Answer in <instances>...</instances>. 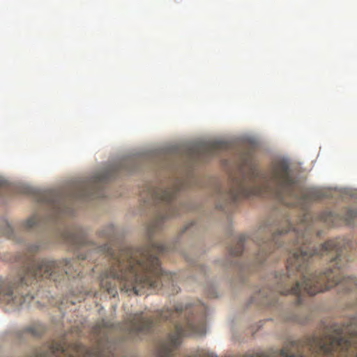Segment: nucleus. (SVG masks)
Masks as SVG:
<instances>
[{
    "label": "nucleus",
    "instance_id": "f257e3e1",
    "mask_svg": "<svg viewBox=\"0 0 357 357\" xmlns=\"http://www.w3.org/2000/svg\"><path fill=\"white\" fill-rule=\"evenodd\" d=\"M114 234L112 226L100 231L99 236L107 239L108 243L101 246L91 243L87 250L89 252L78 255L77 259L36 260L33 255L39 246L30 245L26 254L17 255L14 259V261L22 264L18 274L17 284H10L0 280V302L17 308L33 299V296L28 294H22L23 285L27 286L32 280L43 278L57 281L65 275L72 278L81 276L82 271L78 260H92V255L98 254L105 255L110 261V267L101 275L100 283L101 287L113 297L117 294L116 283H119L121 291L128 294L142 295L145 289L161 287L172 288V294L178 292L179 288L174 283L175 275L162 271L156 256L170 251L172 249L167 245L150 242L143 247H123L114 250L110 245Z\"/></svg>",
    "mask_w": 357,
    "mask_h": 357
},
{
    "label": "nucleus",
    "instance_id": "f03ea898",
    "mask_svg": "<svg viewBox=\"0 0 357 357\" xmlns=\"http://www.w3.org/2000/svg\"><path fill=\"white\" fill-rule=\"evenodd\" d=\"M308 214H305L296 229L289 231L288 218L284 220L276 231L270 224L260 226L253 237L259 247L255 257L257 263H262L275 247H280L279 239L290 232L296 237L294 249L291 252L287 263V274L276 275L275 286L271 290L280 295H294L296 304L301 303L302 291L313 296L329 289L336 285L344 291L357 289V278H342L340 262L342 260V248H345L344 239L336 238L326 241L315 248L310 242L311 229L307 220Z\"/></svg>",
    "mask_w": 357,
    "mask_h": 357
},
{
    "label": "nucleus",
    "instance_id": "7ed1b4c3",
    "mask_svg": "<svg viewBox=\"0 0 357 357\" xmlns=\"http://www.w3.org/2000/svg\"><path fill=\"white\" fill-rule=\"evenodd\" d=\"M252 195L270 196L284 205L305 210L319 198L313 190H305L291 175L286 161L275 162L268 172H261L250 152L241 158L238 174L231 178L229 188L222 197L232 204Z\"/></svg>",
    "mask_w": 357,
    "mask_h": 357
},
{
    "label": "nucleus",
    "instance_id": "20e7f679",
    "mask_svg": "<svg viewBox=\"0 0 357 357\" xmlns=\"http://www.w3.org/2000/svg\"><path fill=\"white\" fill-rule=\"evenodd\" d=\"M243 357H357V319L332 324L321 336L289 342L280 353L246 354Z\"/></svg>",
    "mask_w": 357,
    "mask_h": 357
},
{
    "label": "nucleus",
    "instance_id": "39448f33",
    "mask_svg": "<svg viewBox=\"0 0 357 357\" xmlns=\"http://www.w3.org/2000/svg\"><path fill=\"white\" fill-rule=\"evenodd\" d=\"M193 312L191 305L178 304L173 310L158 311L155 317H145L142 312H137L130 319L128 335L134 337L139 333H148L157 323L170 321L174 324L175 331L160 344L155 357H172V352L179 345L182 337L204 333V322L197 321Z\"/></svg>",
    "mask_w": 357,
    "mask_h": 357
},
{
    "label": "nucleus",
    "instance_id": "423d86ee",
    "mask_svg": "<svg viewBox=\"0 0 357 357\" xmlns=\"http://www.w3.org/2000/svg\"><path fill=\"white\" fill-rule=\"evenodd\" d=\"M113 326L108 320L102 319L93 328L96 344L88 348L78 341L70 342L67 336L52 340L28 352L24 357H115L108 340L107 331Z\"/></svg>",
    "mask_w": 357,
    "mask_h": 357
},
{
    "label": "nucleus",
    "instance_id": "0eeeda50",
    "mask_svg": "<svg viewBox=\"0 0 357 357\" xmlns=\"http://www.w3.org/2000/svg\"><path fill=\"white\" fill-rule=\"evenodd\" d=\"M183 186V181L176 179L167 186L146 185L142 191L140 197L144 203L161 205L162 207L156 218L149 227V235L159 229L163 220L179 214L177 211L178 206L174 202V199L176 192L181 190Z\"/></svg>",
    "mask_w": 357,
    "mask_h": 357
},
{
    "label": "nucleus",
    "instance_id": "6e6552de",
    "mask_svg": "<svg viewBox=\"0 0 357 357\" xmlns=\"http://www.w3.org/2000/svg\"><path fill=\"white\" fill-rule=\"evenodd\" d=\"M135 161L126 159L119 164L107 167L96 173L91 178L79 181L74 185L70 197L77 199H93L102 196V188L104 183L114 178L119 172L134 171Z\"/></svg>",
    "mask_w": 357,
    "mask_h": 357
},
{
    "label": "nucleus",
    "instance_id": "1a4fd4ad",
    "mask_svg": "<svg viewBox=\"0 0 357 357\" xmlns=\"http://www.w3.org/2000/svg\"><path fill=\"white\" fill-rule=\"evenodd\" d=\"M231 144L227 142L215 141L196 144L190 149V157L197 160L214 157L221 151H228Z\"/></svg>",
    "mask_w": 357,
    "mask_h": 357
},
{
    "label": "nucleus",
    "instance_id": "9d476101",
    "mask_svg": "<svg viewBox=\"0 0 357 357\" xmlns=\"http://www.w3.org/2000/svg\"><path fill=\"white\" fill-rule=\"evenodd\" d=\"M37 199L38 202L46 205L50 210L51 218L53 220L64 214L61 197L56 192L53 190L41 192L38 195Z\"/></svg>",
    "mask_w": 357,
    "mask_h": 357
},
{
    "label": "nucleus",
    "instance_id": "9b49d317",
    "mask_svg": "<svg viewBox=\"0 0 357 357\" xmlns=\"http://www.w3.org/2000/svg\"><path fill=\"white\" fill-rule=\"evenodd\" d=\"M357 212L352 209L346 211L343 217L340 216L331 211H324L319 216L320 220L325 222L328 226H335L338 225L340 220L344 219L347 223L350 222L356 216Z\"/></svg>",
    "mask_w": 357,
    "mask_h": 357
},
{
    "label": "nucleus",
    "instance_id": "f8f14e48",
    "mask_svg": "<svg viewBox=\"0 0 357 357\" xmlns=\"http://www.w3.org/2000/svg\"><path fill=\"white\" fill-rule=\"evenodd\" d=\"M61 238L75 248L82 247L86 243L85 232L79 227L63 231L61 234Z\"/></svg>",
    "mask_w": 357,
    "mask_h": 357
},
{
    "label": "nucleus",
    "instance_id": "ddd939ff",
    "mask_svg": "<svg viewBox=\"0 0 357 357\" xmlns=\"http://www.w3.org/2000/svg\"><path fill=\"white\" fill-rule=\"evenodd\" d=\"M245 241V236L244 235H241L236 245L233 247H231L229 249L230 254L232 256H238L240 255L243 250V243Z\"/></svg>",
    "mask_w": 357,
    "mask_h": 357
},
{
    "label": "nucleus",
    "instance_id": "4468645a",
    "mask_svg": "<svg viewBox=\"0 0 357 357\" xmlns=\"http://www.w3.org/2000/svg\"><path fill=\"white\" fill-rule=\"evenodd\" d=\"M39 218L36 215H33L27 219L24 223V227L26 229H30L39 223Z\"/></svg>",
    "mask_w": 357,
    "mask_h": 357
},
{
    "label": "nucleus",
    "instance_id": "2eb2a0df",
    "mask_svg": "<svg viewBox=\"0 0 357 357\" xmlns=\"http://www.w3.org/2000/svg\"><path fill=\"white\" fill-rule=\"evenodd\" d=\"M3 226L6 227V229L1 232L2 234L6 235L8 237H10L13 234L12 228L7 222H3Z\"/></svg>",
    "mask_w": 357,
    "mask_h": 357
},
{
    "label": "nucleus",
    "instance_id": "dca6fc26",
    "mask_svg": "<svg viewBox=\"0 0 357 357\" xmlns=\"http://www.w3.org/2000/svg\"><path fill=\"white\" fill-rule=\"evenodd\" d=\"M88 243H89V242L87 241V239L86 238V243L84 244V245L79 247V248L84 249V251H86V249H84V248H85V247L88 246Z\"/></svg>",
    "mask_w": 357,
    "mask_h": 357
},
{
    "label": "nucleus",
    "instance_id": "f3484780",
    "mask_svg": "<svg viewBox=\"0 0 357 357\" xmlns=\"http://www.w3.org/2000/svg\"><path fill=\"white\" fill-rule=\"evenodd\" d=\"M208 356H205V355H203L202 356H199V357H208Z\"/></svg>",
    "mask_w": 357,
    "mask_h": 357
}]
</instances>
